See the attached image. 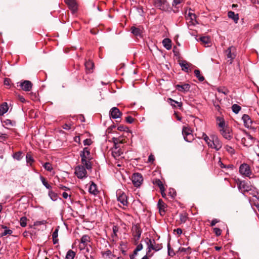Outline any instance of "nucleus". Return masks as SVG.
Masks as SVG:
<instances>
[{
    "instance_id": "56",
    "label": "nucleus",
    "mask_w": 259,
    "mask_h": 259,
    "mask_svg": "<svg viewBox=\"0 0 259 259\" xmlns=\"http://www.w3.org/2000/svg\"><path fill=\"white\" fill-rule=\"evenodd\" d=\"M218 91L219 93H223L225 95H227L229 93V91H228V90H227L226 89H222V88H218Z\"/></svg>"
},
{
    "instance_id": "27",
    "label": "nucleus",
    "mask_w": 259,
    "mask_h": 259,
    "mask_svg": "<svg viewBox=\"0 0 259 259\" xmlns=\"http://www.w3.org/2000/svg\"><path fill=\"white\" fill-rule=\"evenodd\" d=\"M167 101L170 105L174 108H176L177 106H178L179 108H181L182 106V103L181 102H177L172 99L171 98H168Z\"/></svg>"
},
{
    "instance_id": "15",
    "label": "nucleus",
    "mask_w": 259,
    "mask_h": 259,
    "mask_svg": "<svg viewBox=\"0 0 259 259\" xmlns=\"http://www.w3.org/2000/svg\"><path fill=\"white\" fill-rule=\"evenodd\" d=\"M32 82L29 80H24L20 84L22 90L25 92L30 91L32 89Z\"/></svg>"
},
{
    "instance_id": "12",
    "label": "nucleus",
    "mask_w": 259,
    "mask_h": 259,
    "mask_svg": "<svg viewBox=\"0 0 259 259\" xmlns=\"http://www.w3.org/2000/svg\"><path fill=\"white\" fill-rule=\"evenodd\" d=\"M132 180L134 185L136 187H140L143 181V177L140 173L134 174Z\"/></svg>"
},
{
    "instance_id": "8",
    "label": "nucleus",
    "mask_w": 259,
    "mask_h": 259,
    "mask_svg": "<svg viewBox=\"0 0 259 259\" xmlns=\"http://www.w3.org/2000/svg\"><path fill=\"white\" fill-rule=\"evenodd\" d=\"M182 134L185 141L188 142H192L194 139L191 129L187 126H184L182 130Z\"/></svg>"
},
{
    "instance_id": "42",
    "label": "nucleus",
    "mask_w": 259,
    "mask_h": 259,
    "mask_svg": "<svg viewBox=\"0 0 259 259\" xmlns=\"http://www.w3.org/2000/svg\"><path fill=\"white\" fill-rule=\"evenodd\" d=\"M232 109L233 112L237 114L241 110V107L237 104H233L232 106Z\"/></svg>"
},
{
    "instance_id": "52",
    "label": "nucleus",
    "mask_w": 259,
    "mask_h": 259,
    "mask_svg": "<svg viewBox=\"0 0 259 259\" xmlns=\"http://www.w3.org/2000/svg\"><path fill=\"white\" fill-rule=\"evenodd\" d=\"M118 231V228L116 226H114L113 227V234H112V237L114 238V237L117 236V232Z\"/></svg>"
},
{
    "instance_id": "49",
    "label": "nucleus",
    "mask_w": 259,
    "mask_h": 259,
    "mask_svg": "<svg viewBox=\"0 0 259 259\" xmlns=\"http://www.w3.org/2000/svg\"><path fill=\"white\" fill-rule=\"evenodd\" d=\"M184 0H174L172 2V6L175 7H178V5L183 3Z\"/></svg>"
},
{
    "instance_id": "13",
    "label": "nucleus",
    "mask_w": 259,
    "mask_h": 259,
    "mask_svg": "<svg viewBox=\"0 0 259 259\" xmlns=\"http://www.w3.org/2000/svg\"><path fill=\"white\" fill-rule=\"evenodd\" d=\"M154 6L158 9L165 11L167 9L168 4L166 0H153Z\"/></svg>"
},
{
    "instance_id": "35",
    "label": "nucleus",
    "mask_w": 259,
    "mask_h": 259,
    "mask_svg": "<svg viewBox=\"0 0 259 259\" xmlns=\"http://www.w3.org/2000/svg\"><path fill=\"white\" fill-rule=\"evenodd\" d=\"M217 120L219 126L221 128V129H224L227 127H225V122L224 119L221 117H217Z\"/></svg>"
},
{
    "instance_id": "6",
    "label": "nucleus",
    "mask_w": 259,
    "mask_h": 259,
    "mask_svg": "<svg viewBox=\"0 0 259 259\" xmlns=\"http://www.w3.org/2000/svg\"><path fill=\"white\" fill-rule=\"evenodd\" d=\"M85 165L83 164L79 165L75 168L74 174L78 179H83L87 177V172Z\"/></svg>"
},
{
    "instance_id": "50",
    "label": "nucleus",
    "mask_w": 259,
    "mask_h": 259,
    "mask_svg": "<svg viewBox=\"0 0 259 259\" xmlns=\"http://www.w3.org/2000/svg\"><path fill=\"white\" fill-rule=\"evenodd\" d=\"M47 223V221L42 220V221H36V222H35L34 223L33 225L35 226H37L45 225Z\"/></svg>"
},
{
    "instance_id": "57",
    "label": "nucleus",
    "mask_w": 259,
    "mask_h": 259,
    "mask_svg": "<svg viewBox=\"0 0 259 259\" xmlns=\"http://www.w3.org/2000/svg\"><path fill=\"white\" fill-rule=\"evenodd\" d=\"M11 80L10 78H5L4 79V84L7 86H10L11 84Z\"/></svg>"
},
{
    "instance_id": "23",
    "label": "nucleus",
    "mask_w": 259,
    "mask_h": 259,
    "mask_svg": "<svg viewBox=\"0 0 259 259\" xmlns=\"http://www.w3.org/2000/svg\"><path fill=\"white\" fill-rule=\"evenodd\" d=\"M176 87L179 91L185 93L189 91L190 85L188 83H185L182 85L177 84Z\"/></svg>"
},
{
    "instance_id": "22",
    "label": "nucleus",
    "mask_w": 259,
    "mask_h": 259,
    "mask_svg": "<svg viewBox=\"0 0 259 259\" xmlns=\"http://www.w3.org/2000/svg\"><path fill=\"white\" fill-rule=\"evenodd\" d=\"M242 119L244 122V125L246 127L249 128L251 126L252 120L248 115L244 114L242 116Z\"/></svg>"
},
{
    "instance_id": "54",
    "label": "nucleus",
    "mask_w": 259,
    "mask_h": 259,
    "mask_svg": "<svg viewBox=\"0 0 259 259\" xmlns=\"http://www.w3.org/2000/svg\"><path fill=\"white\" fill-rule=\"evenodd\" d=\"M84 145L90 146L92 144V141L91 139H86L83 141Z\"/></svg>"
},
{
    "instance_id": "16",
    "label": "nucleus",
    "mask_w": 259,
    "mask_h": 259,
    "mask_svg": "<svg viewBox=\"0 0 259 259\" xmlns=\"http://www.w3.org/2000/svg\"><path fill=\"white\" fill-rule=\"evenodd\" d=\"M90 242V237L88 235H84L82 236L80 239V242L79 245V247L80 250L84 249L85 247Z\"/></svg>"
},
{
    "instance_id": "2",
    "label": "nucleus",
    "mask_w": 259,
    "mask_h": 259,
    "mask_svg": "<svg viewBox=\"0 0 259 259\" xmlns=\"http://www.w3.org/2000/svg\"><path fill=\"white\" fill-rule=\"evenodd\" d=\"M112 140L114 144V147L112 149V155L114 158H117L120 156L123 152L119 145L124 143L125 140L120 138H113Z\"/></svg>"
},
{
    "instance_id": "59",
    "label": "nucleus",
    "mask_w": 259,
    "mask_h": 259,
    "mask_svg": "<svg viewBox=\"0 0 259 259\" xmlns=\"http://www.w3.org/2000/svg\"><path fill=\"white\" fill-rule=\"evenodd\" d=\"M126 121L129 123H132L134 122V119L130 116H127L126 117Z\"/></svg>"
},
{
    "instance_id": "14",
    "label": "nucleus",
    "mask_w": 259,
    "mask_h": 259,
    "mask_svg": "<svg viewBox=\"0 0 259 259\" xmlns=\"http://www.w3.org/2000/svg\"><path fill=\"white\" fill-rule=\"evenodd\" d=\"M157 207L160 215H164L166 211L167 210V205L163 202L162 199H160L158 202Z\"/></svg>"
},
{
    "instance_id": "4",
    "label": "nucleus",
    "mask_w": 259,
    "mask_h": 259,
    "mask_svg": "<svg viewBox=\"0 0 259 259\" xmlns=\"http://www.w3.org/2000/svg\"><path fill=\"white\" fill-rule=\"evenodd\" d=\"M147 247V254L150 255L152 250L157 251L161 249L162 246L160 244H156L154 239L150 238H146Z\"/></svg>"
},
{
    "instance_id": "51",
    "label": "nucleus",
    "mask_w": 259,
    "mask_h": 259,
    "mask_svg": "<svg viewBox=\"0 0 259 259\" xmlns=\"http://www.w3.org/2000/svg\"><path fill=\"white\" fill-rule=\"evenodd\" d=\"M213 230L217 236H219L221 235L222 230L218 228H214Z\"/></svg>"
},
{
    "instance_id": "60",
    "label": "nucleus",
    "mask_w": 259,
    "mask_h": 259,
    "mask_svg": "<svg viewBox=\"0 0 259 259\" xmlns=\"http://www.w3.org/2000/svg\"><path fill=\"white\" fill-rule=\"evenodd\" d=\"M143 248V246L142 244L140 243V244H138V243L137 244V247L135 248V249L137 250L138 251H140L141 250H142Z\"/></svg>"
},
{
    "instance_id": "1",
    "label": "nucleus",
    "mask_w": 259,
    "mask_h": 259,
    "mask_svg": "<svg viewBox=\"0 0 259 259\" xmlns=\"http://www.w3.org/2000/svg\"><path fill=\"white\" fill-rule=\"evenodd\" d=\"M80 156L81 157V164L85 165L87 169H91L92 166L90 161L92 159V157L91 155L90 148L88 147L84 148L83 150L80 152Z\"/></svg>"
},
{
    "instance_id": "32",
    "label": "nucleus",
    "mask_w": 259,
    "mask_h": 259,
    "mask_svg": "<svg viewBox=\"0 0 259 259\" xmlns=\"http://www.w3.org/2000/svg\"><path fill=\"white\" fill-rule=\"evenodd\" d=\"M132 33L135 36H141L142 33V30L140 28L132 26L131 27Z\"/></svg>"
},
{
    "instance_id": "26",
    "label": "nucleus",
    "mask_w": 259,
    "mask_h": 259,
    "mask_svg": "<svg viewBox=\"0 0 259 259\" xmlns=\"http://www.w3.org/2000/svg\"><path fill=\"white\" fill-rule=\"evenodd\" d=\"M103 257L105 259H112L115 256L112 253L110 250H107L102 252Z\"/></svg>"
},
{
    "instance_id": "46",
    "label": "nucleus",
    "mask_w": 259,
    "mask_h": 259,
    "mask_svg": "<svg viewBox=\"0 0 259 259\" xmlns=\"http://www.w3.org/2000/svg\"><path fill=\"white\" fill-rule=\"evenodd\" d=\"M14 158L19 160L22 158V153L21 151L16 152L13 155Z\"/></svg>"
},
{
    "instance_id": "41",
    "label": "nucleus",
    "mask_w": 259,
    "mask_h": 259,
    "mask_svg": "<svg viewBox=\"0 0 259 259\" xmlns=\"http://www.w3.org/2000/svg\"><path fill=\"white\" fill-rule=\"evenodd\" d=\"M27 219L26 217H23L20 218V225L22 227H25L27 225Z\"/></svg>"
},
{
    "instance_id": "30",
    "label": "nucleus",
    "mask_w": 259,
    "mask_h": 259,
    "mask_svg": "<svg viewBox=\"0 0 259 259\" xmlns=\"http://www.w3.org/2000/svg\"><path fill=\"white\" fill-rule=\"evenodd\" d=\"M162 44L163 46L168 50L171 48V41L169 38H164L162 40Z\"/></svg>"
},
{
    "instance_id": "28",
    "label": "nucleus",
    "mask_w": 259,
    "mask_h": 259,
    "mask_svg": "<svg viewBox=\"0 0 259 259\" xmlns=\"http://www.w3.org/2000/svg\"><path fill=\"white\" fill-rule=\"evenodd\" d=\"M9 109V107L6 102H5L0 105V116L3 115Z\"/></svg>"
},
{
    "instance_id": "19",
    "label": "nucleus",
    "mask_w": 259,
    "mask_h": 259,
    "mask_svg": "<svg viewBox=\"0 0 259 259\" xmlns=\"http://www.w3.org/2000/svg\"><path fill=\"white\" fill-rule=\"evenodd\" d=\"M220 132L223 137L226 139L230 140L232 137L231 130L228 127L220 129Z\"/></svg>"
},
{
    "instance_id": "24",
    "label": "nucleus",
    "mask_w": 259,
    "mask_h": 259,
    "mask_svg": "<svg viewBox=\"0 0 259 259\" xmlns=\"http://www.w3.org/2000/svg\"><path fill=\"white\" fill-rule=\"evenodd\" d=\"M182 70L186 72H189V68L191 64L185 60H182L180 62Z\"/></svg>"
},
{
    "instance_id": "44",
    "label": "nucleus",
    "mask_w": 259,
    "mask_h": 259,
    "mask_svg": "<svg viewBox=\"0 0 259 259\" xmlns=\"http://www.w3.org/2000/svg\"><path fill=\"white\" fill-rule=\"evenodd\" d=\"M200 40L205 45H208L210 43V38L208 36L201 37Z\"/></svg>"
},
{
    "instance_id": "17",
    "label": "nucleus",
    "mask_w": 259,
    "mask_h": 259,
    "mask_svg": "<svg viewBox=\"0 0 259 259\" xmlns=\"http://www.w3.org/2000/svg\"><path fill=\"white\" fill-rule=\"evenodd\" d=\"M186 19L188 21V23H190V25H195L198 24L196 20V15L190 11H189L188 14H187Z\"/></svg>"
},
{
    "instance_id": "10",
    "label": "nucleus",
    "mask_w": 259,
    "mask_h": 259,
    "mask_svg": "<svg viewBox=\"0 0 259 259\" xmlns=\"http://www.w3.org/2000/svg\"><path fill=\"white\" fill-rule=\"evenodd\" d=\"M237 186L239 190L243 194L252 190V186L248 185L244 181H238L237 182Z\"/></svg>"
},
{
    "instance_id": "11",
    "label": "nucleus",
    "mask_w": 259,
    "mask_h": 259,
    "mask_svg": "<svg viewBox=\"0 0 259 259\" xmlns=\"http://www.w3.org/2000/svg\"><path fill=\"white\" fill-rule=\"evenodd\" d=\"M239 172L241 175L247 177H250L252 174V171L249 165L244 163L240 165Z\"/></svg>"
},
{
    "instance_id": "20",
    "label": "nucleus",
    "mask_w": 259,
    "mask_h": 259,
    "mask_svg": "<svg viewBox=\"0 0 259 259\" xmlns=\"http://www.w3.org/2000/svg\"><path fill=\"white\" fill-rule=\"evenodd\" d=\"M65 2L68 5L69 8L73 12H75L77 10V5L75 0H66Z\"/></svg>"
},
{
    "instance_id": "53",
    "label": "nucleus",
    "mask_w": 259,
    "mask_h": 259,
    "mask_svg": "<svg viewBox=\"0 0 259 259\" xmlns=\"http://www.w3.org/2000/svg\"><path fill=\"white\" fill-rule=\"evenodd\" d=\"M138 251L135 249V250L133 251V253L130 255V259H136V256L138 254Z\"/></svg>"
},
{
    "instance_id": "63",
    "label": "nucleus",
    "mask_w": 259,
    "mask_h": 259,
    "mask_svg": "<svg viewBox=\"0 0 259 259\" xmlns=\"http://www.w3.org/2000/svg\"><path fill=\"white\" fill-rule=\"evenodd\" d=\"M154 156L152 154H150L148 157V161L149 162H153L154 161Z\"/></svg>"
},
{
    "instance_id": "34",
    "label": "nucleus",
    "mask_w": 259,
    "mask_h": 259,
    "mask_svg": "<svg viewBox=\"0 0 259 259\" xmlns=\"http://www.w3.org/2000/svg\"><path fill=\"white\" fill-rule=\"evenodd\" d=\"M153 184L159 187L161 192L164 191V187L162 182L159 179H156L153 182Z\"/></svg>"
},
{
    "instance_id": "3",
    "label": "nucleus",
    "mask_w": 259,
    "mask_h": 259,
    "mask_svg": "<svg viewBox=\"0 0 259 259\" xmlns=\"http://www.w3.org/2000/svg\"><path fill=\"white\" fill-rule=\"evenodd\" d=\"M142 230L139 224H133L132 228V233L133 237L134 244L137 245L141 238Z\"/></svg>"
},
{
    "instance_id": "64",
    "label": "nucleus",
    "mask_w": 259,
    "mask_h": 259,
    "mask_svg": "<svg viewBox=\"0 0 259 259\" xmlns=\"http://www.w3.org/2000/svg\"><path fill=\"white\" fill-rule=\"evenodd\" d=\"M18 99L21 101L22 103H25L26 102V100L25 98L20 95L18 96Z\"/></svg>"
},
{
    "instance_id": "55",
    "label": "nucleus",
    "mask_w": 259,
    "mask_h": 259,
    "mask_svg": "<svg viewBox=\"0 0 259 259\" xmlns=\"http://www.w3.org/2000/svg\"><path fill=\"white\" fill-rule=\"evenodd\" d=\"M62 127L66 130H69L72 128V125L71 124L65 123L63 125Z\"/></svg>"
},
{
    "instance_id": "18",
    "label": "nucleus",
    "mask_w": 259,
    "mask_h": 259,
    "mask_svg": "<svg viewBox=\"0 0 259 259\" xmlns=\"http://www.w3.org/2000/svg\"><path fill=\"white\" fill-rule=\"evenodd\" d=\"M110 115L111 117L114 119L120 118L122 113L117 107H113L110 111Z\"/></svg>"
},
{
    "instance_id": "40",
    "label": "nucleus",
    "mask_w": 259,
    "mask_h": 259,
    "mask_svg": "<svg viewBox=\"0 0 259 259\" xmlns=\"http://www.w3.org/2000/svg\"><path fill=\"white\" fill-rule=\"evenodd\" d=\"M26 162L27 163H29V164H31L33 161H34V159L33 158H32L31 155L30 153H27L26 155Z\"/></svg>"
},
{
    "instance_id": "45",
    "label": "nucleus",
    "mask_w": 259,
    "mask_h": 259,
    "mask_svg": "<svg viewBox=\"0 0 259 259\" xmlns=\"http://www.w3.org/2000/svg\"><path fill=\"white\" fill-rule=\"evenodd\" d=\"M43 166L46 170L49 171H51L53 169L52 164L49 162H46Z\"/></svg>"
},
{
    "instance_id": "39",
    "label": "nucleus",
    "mask_w": 259,
    "mask_h": 259,
    "mask_svg": "<svg viewBox=\"0 0 259 259\" xmlns=\"http://www.w3.org/2000/svg\"><path fill=\"white\" fill-rule=\"evenodd\" d=\"M40 179L42 184L45 186L46 188L48 189H51L52 188L51 186L48 184V183L47 182V181H46V179L44 177L41 176L40 177Z\"/></svg>"
},
{
    "instance_id": "48",
    "label": "nucleus",
    "mask_w": 259,
    "mask_h": 259,
    "mask_svg": "<svg viewBox=\"0 0 259 259\" xmlns=\"http://www.w3.org/2000/svg\"><path fill=\"white\" fill-rule=\"evenodd\" d=\"M250 194L252 195L253 197H257V195L258 194V192L257 191V190L256 188L253 187L252 186V190H251L250 192H248Z\"/></svg>"
},
{
    "instance_id": "7",
    "label": "nucleus",
    "mask_w": 259,
    "mask_h": 259,
    "mask_svg": "<svg viewBox=\"0 0 259 259\" xmlns=\"http://www.w3.org/2000/svg\"><path fill=\"white\" fill-rule=\"evenodd\" d=\"M116 196L118 201L121 203L123 207L127 205V196L124 192L121 190H118L116 191Z\"/></svg>"
},
{
    "instance_id": "9",
    "label": "nucleus",
    "mask_w": 259,
    "mask_h": 259,
    "mask_svg": "<svg viewBox=\"0 0 259 259\" xmlns=\"http://www.w3.org/2000/svg\"><path fill=\"white\" fill-rule=\"evenodd\" d=\"M235 52L236 49L233 46L229 47L225 51L226 56L227 59H229L228 62H229L230 64L232 63L233 60L236 57Z\"/></svg>"
},
{
    "instance_id": "5",
    "label": "nucleus",
    "mask_w": 259,
    "mask_h": 259,
    "mask_svg": "<svg viewBox=\"0 0 259 259\" xmlns=\"http://www.w3.org/2000/svg\"><path fill=\"white\" fill-rule=\"evenodd\" d=\"M210 138L212 140L211 144L209 145V147L211 148L214 149L216 151H219L222 147V143L219 139L218 137L215 135H211Z\"/></svg>"
},
{
    "instance_id": "21",
    "label": "nucleus",
    "mask_w": 259,
    "mask_h": 259,
    "mask_svg": "<svg viewBox=\"0 0 259 259\" xmlns=\"http://www.w3.org/2000/svg\"><path fill=\"white\" fill-rule=\"evenodd\" d=\"M84 65L87 73H91L93 72L94 64L92 61L89 60L86 61Z\"/></svg>"
},
{
    "instance_id": "62",
    "label": "nucleus",
    "mask_w": 259,
    "mask_h": 259,
    "mask_svg": "<svg viewBox=\"0 0 259 259\" xmlns=\"http://www.w3.org/2000/svg\"><path fill=\"white\" fill-rule=\"evenodd\" d=\"M58 228H56L55 230L54 231L52 234V238H57L58 237Z\"/></svg>"
},
{
    "instance_id": "58",
    "label": "nucleus",
    "mask_w": 259,
    "mask_h": 259,
    "mask_svg": "<svg viewBox=\"0 0 259 259\" xmlns=\"http://www.w3.org/2000/svg\"><path fill=\"white\" fill-rule=\"evenodd\" d=\"M218 165L222 168H226V167H227V165L224 164L222 162L220 158L219 161H218Z\"/></svg>"
},
{
    "instance_id": "43",
    "label": "nucleus",
    "mask_w": 259,
    "mask_h": 259,
    "mask_svg": "<svg viewBox=\"0 0 259 259\" xmlns=\"http://www.w3.org/2000/svg\"><path fill=\"white\" fill-rule=\"evenodd\" d=\"M224 148L229 154L231 155H233L235 153V150L231 146L226 145Z\"/></svg>"
},
{
    "instance_id": "25",
    "label": "nucleus",
    "mask_w": 259,
    "mask_h": 259,
    "mask_svg": "<svg viewBox=\"0 0 259 259\" xmlns=\"http://www.w3.org/2000/svg\"><path fill=\"white\" fill-rule=\"evenodd\" d=\"M228 16L229 18L232 19L235 23H237L239 20V15L235 14L233 11H229L228 13Z\"/></svg>"
},
{
    "instance_id": "36",
    "label": "nucleus",
    "mask_w": 259,
    "mask_h": 259,
    "mask_svg": "<svg viewBox=\"0 0 259 259\" xmlns=\"http://www.w3.org/2000/svg\"><path fill=\"white\" fill-rule=\"evenodd\" d=\"M75 253L72 250H69L66 254L65 259H74Z\"/></svg>"
},
{
    "instance_id": "47",
    "label": "nucleus",
    "mask_w": 259,
    "mask_h": 259,
    "mask_svg": "<svg viewBox=\"0 0 259 259\" xmlns=\"http://www.w3.org/2000/svg\"><path fill=\"white\" fill-rule=\"evenodd\" d=\"M3 228L5 229V230L4 232L2 234V236H6L8 234L10 235L13 233L12 230L8 229L7 227H6V226L3 227Z\"/></svg>"
},
{
    "instance_id": "33",
    "label": "nucleus",
    "mask_w": 259,
    "mask_h": 259,
    "mask_svg": "<svg viewBox=\"0 0 259 259\" xmlns=\"http://www.w3.org/2000/svg\"><path fill=\"white\" fill-rule=\"evenodd\" d=\"M188 214L186 212H183L180 214V221L181 224H184L186 222L188 219Z\"/></svg>"
},
{
    "instance_id": "31",
    "label": "nucleus",
    "mask_w": 259,
    "mask_h": 259,
    "mask_svg": "<svg viewBox=\"0 0 259 259\" xmlns=\"http://www.w3.org/2000/svg\"><path fill=\"white\" fill-rule=\"evenodd\" d=\"M199 138H200V139H203L205 142L206 143V144H207L208 146L209 147V145L211 143V141H212V140L211 139V138L209 137L208 136H207V135L204 133H202V135L200 137H198Z\"/></svg>"
},
{
    "instance_id": "37",
    "label": "nucleus",
    "mask_w": 259,
    "mask_h": 259,
    "mask_svg": "<svg viewBox=\"0 0 259 259\" xmlns=\"http://www.w3.org/2000/svg\"><path fill=\"white\" fill-rule=\"evenodd\" d=\"M194 74L200 81H203L204 80V77L200 74V72L199 70H195Z\"/></svg>"
},
{
    "instance_id": "29",
    "label": "nucleus",
    "mask_w": 259,
    "mask_h": 259,
    "mask_svg": "<svg viewBox=\"0 0 259 259\" xmlns=\"http://www.w3.org/2000/svg\"><path fill=\"white\" fill-rule=\"evenodd\" d=\"M89 191L91 194L93 195H96L97 194L98 191L97 189V185L94 183L93 182L90 185L89 189Z\"/></svg>"
},
{
    "instance_id": "61",
    "label": "nucleus",
    "mask_w": 259,
    "mask_h": 259,
    "mask_svg": "<svg viewBox=\"0 0 259 259\" xmlns=\"http://www.w3.org/2000/svg\"><path fill=\"white\" fill-rule=\"evenodd\" d=\"M220 220L217 219L212 220L210 223V226H214L217 223H219Z\"/></svg>"
},
{
    "instance_id": "38",
    "label": "nucleus",
    "mask_w": 259,
    "mask_h": 259,
    "mask_svg": "<svg viewBox=\"0 0 259 259\" xmlns=\"http://www.w3.org/2000/svg\"><path fill=\"white\" fill-rule=\"evenodd\" d=\"M49 196H50V198L53 201H56L58 199V195H57V193H55L53 191H51V190L49 191Z\"/></svg>"
}]
</instances>
